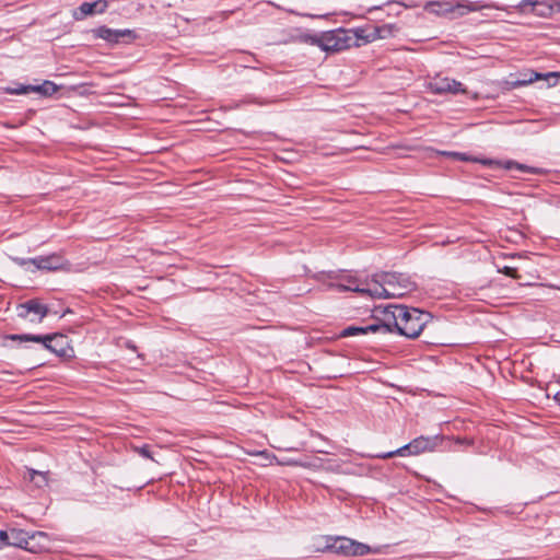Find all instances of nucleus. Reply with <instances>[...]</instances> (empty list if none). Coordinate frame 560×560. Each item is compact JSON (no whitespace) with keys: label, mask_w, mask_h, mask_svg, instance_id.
Returning a JSON list of instances; mask_svg holds the SVG:
<instances>
[{"label":"nucleus","mask_w":560,"mask_h":560,"mask_svg":"<svg viewBox=\"0 0 560 560\" xmlns=\"http://www.w3.org/2000/svg\"><path fill=\"white\" fill-rule=\"evenodd\" d=\"M7 338L14 341H33L42 343L45 349L49 350L50 352L55 353L58 357H67L69 352V343L67 336L58 332L48 335H9Z\"/></svg>","instance_id":"5"},{"label":"nucleus","mask_w":560,"mask_h":560,"mask_svg":"<svg viewBox=\"0 0 560 560\" xmlns=\"http://www.w3.org/2000/svg\"><path fill=\"white\" fill-rule=\"evenodd\" d=\"M374 298H402L415 291L417 283L402 272H378L372 277Z\"/></svg>","instance_id":"1"},{"label":"nucleus","mask_w":560,"mask_h":560,"mask_svg":"<svg viewBox=\"0 0 560 560\" xmlns=\"http://www.w3.org/2000/svg\"><path fill=\"white\" fill-rule=\"evenodd\" d=\"M37 539H47L44 532L28 533L20 528H11L9 530L8 546L19 547L31 552H37L39 545L35 544Z\"/></svg>","instance_id":"8"},{"label":"nucleus","mask_w":560,"mask_h":560,"mask_svg":"<svg viewBox=\"0 0 560 560\" xmlns=\"http://www.w3.org/2000/svg\"><path fill=\"white\" fill-rule=\"evenodd\" d=\"M541 5L539 7H534L532 9V11L538 15H545L547 12L546 11H550V8H547L545 4L540 3Z\"/></svg>","instance_id":"29"},{"label":"nucleus","mask_w":560,"mask_h":560,"mask_svg":"<svg viewBox=\"0 0 560 560\" xmlns=\"http://www.w3.org/2000/svg\"><path fill=\"white\" fill-rule=\"evenodd\" d=\"M43 256H38V257H34V258H15L14 261L19 265V266H25L27 264H32L36 267V269L38 270H42V265H43Z\"/></svg>","instance_id":"23"},{"label":"nucleus","mask_w":560,"mask_h":560,"mask_svg":"<svg viewBox=\"0 0 560 560\" xmlns=\"http://www.w3.org/2000/svg\"><path fill=\"white\" fill-rule=\"evenodd\" d=\"M398 32V27L395 24H384L381 26H374L372 28L358 27V34L360 43H371L375 39L388 38Z\"/></svg>","instance_id":"13"},{"label":"nucleus","mask_w":560,"mask_h":560,"mask_svg":"<svg viewBox=\"0 0 560 560\" xmlns=\"http://www.w3.org/2000/svg\"><path fill=\"white\" fill-rule=\"evenodd\" d=\"M7 91L10 94H15V95L27 94V93L32 92V85L19 84L14 89L9 88Z\"/></svg>","instance_id":"24"},{"label":"nucleus","mask_w":560,"mask_h":560,"mask_svg":"<svg viewBox=\"0 0 560 560\" xmlns=\"http://www.w3.org/2000/svg\"><path fill=\"white\" fill-rule=\"evenodd\" d=\"M108 7L106 0H96L93 2H83L80 4L78 9L73 11V19L75 21H81L85 19L88 15H92L95 13H104Z\"/></svg>","instance_id":"15"},{"label":"nucleus","mask_w":560,"mask_h":560,"mask_svg":"<svg viewBox=\"0 0 560 560\" xmlns=\"http://www.w3.org/2000/svg\"><path fill=\"white\" fill-rule=\"evenodd\" d=\"M92 32L96 38L104 39L109 44L130 43L138 37L132 30H113L106 25L98 26Z\"/></svg>","instance_id":"11"},{"label":"nucleus","mask_w":560,"mask_h":560,"mask_svg":"<svg viewBox=\"0 0 560 560\" xmlns=\"http://www.w3.org/2000/svg\"><path fill=\"white\" fill-rule=\"evenodd\" d=\"M499 271L502 272L503 275L508 276V277L513 278V279H518L520 278L517 269L514 268V267L505 266L502 269H500Z\"/></svg>","instance_id":"26"},{"label":"nucleus","mask_w":560,"mask_h":560,"mask_svg":"<svg viewBox=\"0 0 560 560\" xmlns=\"http://www.w3.org/2000/svg\"><path fill=\"white\" fill-rule=\"evenodd\" d=\"M528 5H530L532 9H533L534 7H539L541 4L539 2H537V1H535V0H522V2L520 3V8L523 11H526Z\"/></svg>","instance_id":"28"},{"label":"nucleus","mask_w":560,"mask_h":560,"mask_svg":"<svg viewBox=\"0 0 560 560\" xmlns=\"http://www.w3.org/2000/svg\"><path fill=\"white\" fill-rule=\"evenodd\" d=\"M58 91V86L51 81H44L39 85H32V92L40 93L45 96H51Z\"/></svg>","instance_id":"20"},{"label":"nucleus","mask_w":560,"mask_h":560,"mask_svg":"<svg viewBox=\"0 0 560 560\" xmlns=\"http://www.w3.org/2000/svg\"><path fill=\"white\" fill-rule=\"evenodd\" d=\"M42 270L54 271L61 269L65 265V259L59 254H51L43 256Z\"/></svg>","instance_id":"17"},{"label":"nucleus","mask_w":560,"mask_h":560,"mask_svg":"<svg viewBox=\"0 0 560 560\" xmlns=\"http://www.w3.org/2000/svg\"><path fill=\"white\" fill-rule=\"evenodd\" d=\"M429 90L433 94L443 95V94H465L466 88H464L463 83L450 78L436 77L433 78L429 83Z\"/></svg>","instance_id":"12"},{"label":"nucleus","mask_w":560,"mask_h":560,"mask_svg":"<svg viewBox=\"0 0 560 560\" xmlns=\"http://www.w3.org/2000/svg\"><path fill=\"white\" fill-rule=\"evenodd\" d=\"M443 155H447V156H451L453 158L454 160H459V161H475L477 162V159H470L467 154L465 153H460V152H447V151H444L442 152ZM479 162V160H478ZM480 162L483 164V165H490L493 163L492 160H480Z\"/></svg>","instance_id":"21"},{"label":"nucleus","mask_w":560,"mask_h":560,"mask_svg":"<svg viewBox=\"0 0 560 560\" xmlns=\"http://www.w3.org/2000/svg\"><path fill=\"white\" fill-rule=\"evenodd\" d=\"M402 306L404 305L400 304H390L375 308V316L380 319V323H375L373 326H381L378 332H398L399 318L396 317V314L397 310L402 308Z\"/></svg>","instance_id":"10"},{"label":"nucleus","mask_w":560,"mask_h":560,"mask_svg":"<svg viewBox=\"0 0 560 560\" xmlns=\"http://www.w3.org/2000/svg\"><path fill=\"white\" fill-rule=\"evenodd\" d=\"M30 476L31 480L36 481L38 486H40V482L46 483V476L43 472L31 470Z\"/></svg>","instance_id":"27"},{"label":"nucleus","mask_w":560,"mask_h":560,"mask_svg":"<svg viewBox=\"0 0 560 560\" xmlns=\"http://www.w3.org/2000/svg\"><path fill=\"white\" fill-rule=\"evenodd\" d=\"M9 530H0V546H8Z\"/></svg>","instance_id":"30"},{"label":"nucleus","mask_w":560,"mask_h":560,"mask_svg":"<svg viewBox=\"0 0 560 560\" xmlns=\"http://www.w3.org/2000/svg\"><path fill=\"white\" fill-rule=\"evenodd\" d=\"M560 78V72H548V73H545V74H541V73H533L529 79L527 80H523L521 83L522 84H525V83H530V82H534L536 80H540V79H545L548 81V84L549 86H552V85H556L557 84V79Z\"/></svg>","instance_id":"19"},{"label":"nucleus","mask_w":560,"mask_h":560,"mask_svg":"<svg viewBox=\"0 0 560 560\" xmlns=\"http://www.w3.org/2000/svg\"><path fill=\"white\" fill-rule=\"evenodd\" d=\"M396 317L399 318L398 334L409 339L419 337L432 320V315L429 312L406 305L397 310Z\"/></svg>","instance_id":"2"},{"label":"nucleus","mask_w":560,"mask_h":560,"mask_svg":"<svg viewBox=\"0 0 560 560\" xmlns=\"http://www.w3.org/2000/svg\"><path fill=\"white\" fill-rule=\"evenodd\" d=\"M503 167L506 170H517V171L530 173V174H545L546 173V171H544L542 168L528 166L525 164L517 163L515 161L504 162Z\"/></svg>","instance_id":"18"},{"label":"nucleus","mask_w":560,"mask_h":560,"mask_svg":"<svg viewBox=\"0 0 560 560\" xmlns=\"http://www.w3.org/2000/svg\"><path fill=\"white\" fill-rule=\"evenodd\" d=\"M136 452L144 457V458H148V459H152L154 460L153 456H152V453H151V448L149 445H142L140 447H136Z\"/></svg>","instance_id":"25"},{"label":"nucleus","mask_w":560,"mask_h":560,"mask_svg":"<svg viewBox=\"0 0 560 560\" xmlns=\"http://www.w3.org/2000/svg\"><path fill=\"white\" fill-rule=\"evenodd\" d=\"M441 442V438L439 435L434 436H418L413 439L408 444L390 452L377 454V458L386 459L392 458L394 456H407V455H419L423 452L433 451Z\"/></svg>","instance_id":"6"},{"label":"nucleus","mask_w":560,"mask_h":560,"mask_svg":"<svg viewBox=\"0 0 560 560\" xmlns=\"http://www.w3.org/2000/svg\"><path fill=\"white\" fill-rule=\"evenodd\" d=\"M487 5L480 1L469 0H451V1H430L425 4L424 10L428 13L439 16H463L468 12H477L485 9Z\"/></svg>","instance_id":"4"},{"label":"nucleus","mask_w":560,"mask_h":560,"mask_svg":"<svg viewBox=\"0 0 560 560\" xmlns=\"http://www.w3.org/2000/svg\"><path fill=\"white\" fill-rule=\"evenodd\" d=\"M353 46H361L358 28H337L320 33L319 48L326 52H338Z\"/></svg>","instance_id":"3"},{"label":"nucleus","mask_w":560,"mask_h":560,"mask_svg":"<svg viewBox=\"0 0 560 560\" xmlns=\"http://www.w3.org/2000/svg\"><path fill=\"white\" fill-rule=\"evenodd\" d=\"M299 40L303 44L319 47L320 33H318V34L303 33L299 36Z\"/></svg>","instance_id":"22"},{"label":"nucleus","mask_w":560,"mask_h":560,"mask_svg":"<svg viewBox=\"0 0 560 560\" xmlns=\"http://www.w3.org/2000/svg\"><path fill=\"white\" fill-rule=\"evenodd\" d=\"M285 464H287V465H294V466H298V465H299V466H304L303 464H300V463H299V462H296V460H293V462H287Z\"/></svg>","instance_id":"33"},{"label":"nucleus","mask_w":560,"mask_h":560,"mask_svg":"<svg viewBox=\"0 0 560 560\" xmlns=\"http://www.w3.org/2000/svg\"><path fill=\"white\" fill-rule=\"evenodd\" d=\"M555 400L560 405V392L555 395Z\"/></svg>","instance_id":"34"},{"label":"nucleus","mask_w":560,"mask_h":560,"mask_svg":"<svg viewBox=\"0 0 560 560\" xmlns=\"http://www.w3.org/2000/svg\"><path fill=\"white\" fill-rule=\"evenodd\" d=\"M455 443H456V444H460V445H464V444H465V445H472V444H474V441H472V440H470V439H466V438H464V439H462V438H457V439L455 440Z\"/></svg>","instance_id":"31"},{"label":"nucleus","mask_w":560,"mask_h":560,"mask_svg":"<svg viewBox=\"0 0 560 560\" xmlns=\"http://www.w3.org/2000/svg\"><path fill=\"white\" fill-rule=\"evenodd\" d=\"M330 288L337 292H357L361 294H368L374 298L373 290L374 285L371 280H361L354 276L341 277L338 281L330 283Z\"/></svg>","instance_id":"9"},{"label":"nucleus","mask_w":560,"mask_h":560,"mask_svg":"<svg viewBox=\"0 0 560 560\" xmlns=\"http://www.w3.org/2000/svg\"><path fill=\"white\" fill-rule=\"evenodd\" d=\"M381 326H373V324L368 326H348L341 330L340 337L346 338L369 332H378Z\"/></svg>","instance_id":"16"},{"label":"nucleus","mask_w":560,"mask_h":560,"mask_svg":"<svg viewBox=\"0 0 560 560\" xmlns=\"http://www.w3.org/2000/svg\"><path fill=\"white\" fill-rule=\"evenodd\" d=\"M19 316L28 317L34 314L37 318H32V322L40 323L48 313V307L37 299L28 300L19 305Z\"/></svg>","instance_id":"14"},{"label":"nucleus","mask_w":560,"mask_h":560,"mask_svg":"<svg viewBox=\"0 0 560 560\" xmlns=\"http://www.w3.org/2000/svg\"><path fill=\"white\" fill-rule=\"evenodd\" d=\"M329 15V13H324V14H311V13H306V14H303V16H307V18H311V19H325Z\"/></svg>","instance_id":"32"},{"label":"nucleus","mask_w":560,"mask_h":560,"mask_svg":"<svg viewBox=\"0 0 560 560\" xmlns=\"http://www.w3.org/2000/svg\"><path fill=\"white\" fill-rule=\"evenodd\" d=\"M259 454L262 455V456H267V451H262Z\"/></svg>","instance_id":"35"},{"label":"nucleus","mask_w":560,"mask_h":560,"mask_svg":"<svg viewBox=\"0 0 560 560\" xmlns=\"http://www.w3.org/2000/svg\"><path fill=\"white\" fill-rule=\"evenodd\" d=\"M325 550H329L336 555L355 557L370 553V546L355 541L347 537H330L327 539Z\"/></svg>","instance_id":"7"}]
</instances>
